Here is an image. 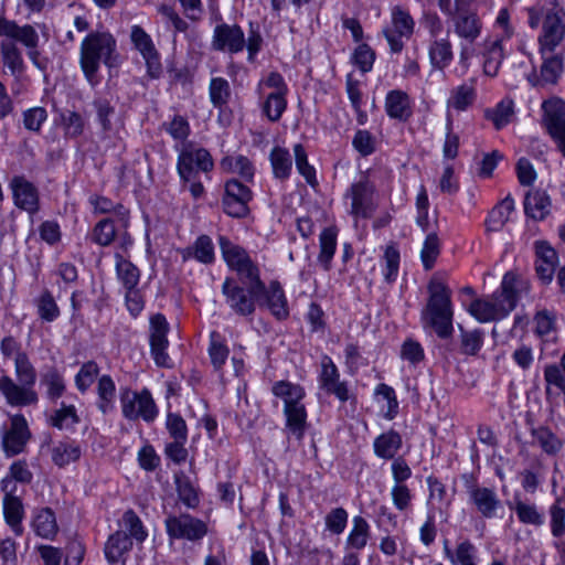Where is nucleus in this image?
I'll return each instance as SVG.
<instances>
[{
  "instance_id": "obj_1",
  "label": "nucleus",
  "mask_w": 565,
  "mask_h": 565,
  "mask_svg": "<svg viewBox=\"0 0 565 565\" xmlns=\"http://www.w3.org/2000/svg\"><path fill=\"white\" fill-rule=\"evenodd\" d=\"M102 63L109 68L119 64L117 42L109 32L94 31L84 38L79 50L81 68L90 84L96 83Z\"/></svg>"
},
{
  "instance_id": "obj_2",
  "label": "nucleus",
  "mask_w": 565,
  "mask_h": 565,
  "mask_svg": "<svg viewBox=\"0 0 565 565\" xmlns=\"http://www.w3.org/2000/svg\"><path fill=\"white\" fill-rule=\"evenodd\" d=\"M14 374L17 381L7 374L0 376V394L6 403L13 407L35 405L39 402L34 390L38 374L28 353L15 359Z\"/></svg>"
},
{
  "instance_id": "obj_3",
  "label": "nucleus",
  "mask_w": 565,
  "mask_h": 565,
  "mask_svg": "<svg viewBox=\"0 0 565 565\" xmlns=\"http://www.w3.org/2000/svg\"><path fill=\"white\" fill-rule=\"evenodd\" d=\"M427 289L429 297L422 312L424 326L430 327L440 339H448L454 332L451 290L438 278H433Z\"/></svg>"
},
{
  "instance_id": "obj_4",
  "label": "nucleus",
  "mask_w": 565,
  "mask_h": 565,
  "mask_svg": "<svg viewBox=\"0 0 565 565\" xmlns=\"http://www.w3.org/2000/svg\"><path fill=\"white\" fill-rule=\"evenodd\" d=\"M516 276L512 271L504 274L501 286L490 300L475 299L469 313L479 322L500 320L507 317L516 306L519 295L516 290Z\"/></svg>"
},
{
  "instance_id": "obj_5",
  "label": "nucleus",
  "mask_w": 565,
  "mask_h": 565,
  "mask_svg": "<svg viewBox=\"0 0 565 565\" xmlns=\"http://www.w3.org/2000/svg\"><path fill=\"white\" fill-rule=\"evenodd\" d=\"M529 26L536 29L541 25L537 36L539 52H555L565 40V10L555 6L551 9L541 8L527 9Z\"/></svg>"
},
{
  "instance_id": "obj_6",
  "label": "nucleus",
  "mask_w": 565,
  "mask_h": 565,
  "mask_svg": "<svg viewBox=\"0 0 565 565\" xmlns=\"http://www.w3.org/2000/svg\"><path fill=\"white\" fill-rule=\"evenodd\" d=\"M263 36L258 28L250 25L247 39L242 28L237 24L221 23L214 28L212 47L215 51L237 54L245 47L247 49L249 62H254L256 55L262 50Z\"/></svg>"
},
{
  "instance_id": "obj_7",
  "label": "nucleus",
  "mask_w": 565,
  "mask_h": 565,
  "mask_svg": "<svg viewBox=\"0 0 565 565\" xmlns=\"http://www.w3.org/2000/svg\"><path fill=\"white\" fill-rule=\"evenodd\" d=\"M415 25V20L407 9L402 6L392 7L390 23L382 30L391 53L398 54L403 51V39L409 40L413 36Z\"/></svg>"
},
{
  "instance_id": "obj_8",
  "label": "nucleus",
  "mask_w": 565,
  "mask_h": 565,
  "mask_svg": "<svg viewBox=\"0 0 565 565\" xmlns=\"http://www.w3.org/2000/svg\"><path fill=\"white\" fill-rule=\"evenodd\" d=\"M120 404L122 416L128 420L143 419L146 423H152L158 416V407L148 388L135 392L125 388L120 393Z\"/></svg>"
},
{
  "instance_id": "obj_9",
  "label": "nucleus",
  "mask_w": 565,
  "mask_h": 565,
  "mask_svg": "<svg viewBox=\"0 0 565 565\" xmlns=\"http://www.w3.org/2000/svg\"><path fill=\"white\" fill-rule=\"evenodd\" d=\"M222 295L234 313L248 317L255 312L256 301L260 300L263 292H253L252 287L244 288L235 279L226 277L222 285Z\"/></svg>"
},
{
  "instance_id": "obj_10",
  "label": "nucleus",
  "mask_w": 565,
  "mask_h": 565,
  "mask_svg": "<svg viewBox=\"0 0 565 565\" xmlns=\"http://www.w3.org/2000/svg\"><path fill=\"white\" fill-rule=\"evenodd\" d=\"M164 525L168 536L172 540L198 542L207 534V524L189 513L169 514Z\"/></svg>"
},
{
  "instance_id": "obj_11",
  "label": "nucleus",
  "mask_w": 565,
  "mask_h": 565,
  "mask_svg": "<svg viewBox=\"0 0 565 565\" xmlns=\"http://www.w3.org/2000/svg\"><path fill=\"white\" fill-rule=\"evenodd\" d=\"M542 110L543 124L565 158V102L558 97L550 98L543 102Z\"/></svg>"
},
{
  "instance_id": "obj_12",
  "label": "nucleus",
  "mask_w": 565,
  "mask_h": 565,
  "mask_svg": "<svg viewBox=\"0 0 565 565\" xmlns=\"http://www.w3.org/2000/svg\"><path fill=\"white\" fill-rule=\"evenodd\" d=\"M469 502L486 519H492L501 509V500L493 488L482 487L470 475L462 476Z\"/></svg>"
},
{
  "instance_id": "obj_13",
  "label": "nucleus",
  "mask_w": 565,
  "mask_h": 565,
  "mask_svg": "<svg viewBox=\"0 0 565 565\" xmlns=\"http://www.w3.org/2000/svg\"><path fill=\"white\" fill-rule=\"evenodd\" d=\"M374 192L375 186L365 174L353 182L345 192V198L351 200L350 214L361 218L371 217L375 210Z\"/></svg>"
},
{
  "instance_id": "obj_14",
  "label": "nucleus",
  "mask_w": 565,
  "mask_h": 565,
  "mask_svg": "<svg viewBox=\"0 0 565 565\" xmlns=\"http://www.w3.org/2000/svg\"><path fill=\"white\" fill-rule=\"evenodd\" d=\"M252 199L253 192L247 185L236 179H231L224 185L223 211L234 218L246 217L249 214L248 203Z\"/></svg>"
},
{
  "instance_id": "obj_15",
  "label": "nucleus",
  "mask_w": 565,
  "mask_h": 565,
  "mask_svg": "<svg viewBox=\"0 0 565 565\" xmlns=\"http://www.w3.org/2000/svg\"><path fill=\"white\" fill-rule=\"evenodd\" d=\"M170 327L166 317L156 313L150 318L149 343L151 356L157 366L171 367L172 362L167 352L169 347L168 333Z\"/></svg>"
},
{
  "instance_id": "obj_16",
  "label": "nucleus",
  "mask_w": 565,
  "mask_h": 565,
  "mask_svg": "<svg viewBox=\"0 0 565 565\" xmlns=\"http://www.w3.org/2000/svg\"><path fill=\"white\" fill-rule=\"evenodd\" d=\"M213 167L212 156L204 148H185L178 157V173L184 182L193 181L199 171L209 172Z\"/></svg>"
},
{
  "instance_id": "obj_17",
  "label": "nucleus",
  "mask_w": 565,
  "mask_h": 565,
  "mask_svg": "<svg viewBox=\"0 0 565 565\" xmlns=\"http://www.w3.org/2000/svg\"><path fill=\"white\" fill-rule=\"evenodd\" d=\"M540 54L543 61L540 73L532 71L527 75V81L533 87L545 88L554 86L564 73V56L556 51Z\"/></svg>"
},
{
  "instance_id": "obj_18",
  "label": "nucleus",
  "mask_w": 565,
  "mask_h": 565,
  "mask_svg": "<svg viewBox=\"0 0 565 565\" xmlns=\"http://www.w3.org/2000/svg\"><path fill=\"white\" fill-rule=\"evenodd\" d=\"M319 385L329 395H334L341 403L350 399L348 384L340 381V373L332 359L323 355L321 359V370L319 373Z\"/></svg>"
},
{
  "instance_id": "obj_19",
  "label": "nucleus",
  "mask_w": 565,
  "mask_h": 565,
  "mask_svg": "<svg viewBox=\"0 0 565 565\" xmlns=\"http://www.w3.org/2000/svg\"><path fill=\"white\" fill-rule=\"evenodd\" d=\"M456 14H448L451 19L455 34L465 42H476L482 31V21L476 10L467 7L458 10Z\"/></svg>"
},
{
  "instance_id": "obj_20",
  "label": "nucleus",
  "mask_w": 565,
  "mask_h": 565,
  "mask_svg": "<svg viewBox=\"0 0 565 565\" xmlns=\"http://www.w3.org/2000/svg\"><path fill=\"white\" fill-rule=\"evenodd\" d=\"M31 434L24 416L20 414L12 416L11 426L2 437V449L6 456L13 457L21 454Z\"/></svg>"
},
{
  "instance_id": "obj_21",
  "label": "nucleus",
  "mask_w": 565,
  "mask_h": 565,
  "mask_svg": "<svg viewBox=\"0 0 565 565\" xmlns=\"http://www.w3.org/2000/svg\"><path fill=\"white\" fill-rule=\"evenodd\" d=\"M14 204L30 214L39 210V191L36 186L23 175H15L10 181Z\"/></svg>"
},
{
  "instance_id": "obj_22",
  "label": "nucleus",
  "mask_w": 565,
  "mask_h": 565,
  "mask_svg": "<svg viewBox=\"0 0 565 565\" xmlns=\"http://www.w3.org/2000/svg\"><path fill=\"white\" fill-rule=\"evenodd\" d=\"M0 36L13 42H20L26 49H36L39 34L30 24L18 25L14 21L0 17Z\"/></svg>"
},
{
  "instance_id": "obj_23",
  "label": "nucleus",
  "mask_w": 565,
  "mask_h": 565,
  "mask_svg": "<svg viewBox=\"0 0 565 565\" xmlns=\"http://www.w3.org/2000/svg\"><path fill=\"white\" fill-rule=\"evenodd\" d=\"M428 56L435 70L443 71L450 65L454 52L448 31L437 38L428 39Z\"/></svg>"
},
{
  "instance_id": "obj_24",
  "label": "nucleus",
  "mask_w": 565,
  "mask_h": 565,
  "mask_svg": "<svg viewBox=\"0 0 565 565\" xmlns=\"http://www.w3.org/2000/svg\"><path fill=\"white\" fill-rule=\"evenodd\" d=\"M286 418L285 429L288 436H292L298 441L302 440L308 428L307 409L305 404L289 405L284 407Z\"/></svg>"
},
{
  "instance_id": "obj_25",
  "label": "nucleus",
  "mask_w": 565,
  "mask_h": 565,
  "mask_svg": "<svg viewBox=\"0 0 565 565\" xmlns=\"http://www.w3.org/2000/svg\"><path fill=\"white\" fill-rule=\"evenodd\" d=\"M535 253L536 274L543 282L548 284L552 281L555 271L556 252L546 242H536Z\"/></svg>"
},
{
  "instance_id": "obj_26",
  "label": "nucleus",
  "mask_w": 565,
  "mask_h": 565,
  "mask_svg": "<svg viewBox=\"0 0 565 565\" xmlns=\"http://www.w3.org/2000/svg\"><path fill=\"white\" fill-rule=\"evenodd\" d=\"M385 111L393 119L407 120L412 116L408 94L401 89L390 90L385 98Z\"/></svg>"
},
{
  "instance_id": "obj_27",
  "label": "nucleus",
  "mask_w": 565,
  "mask_h": 565,
  "mask_svg": "<svg viewBox=\"0 0 565 565\" xmlns=\"http://www.w3.org/2000/svg\"><path fill=\"white\" fill-rule=\"evenodd\" d=\"M265 299L267 308L278 320H284L289 316L287 299L281 285L274 280L266 287L260 299Z\"/></svg>"
},
{
  "instance_id": "obj_28",
  "label": "nucleus",
  "mask_w": 565,
  "mask_h": 565,
  "mask_svg": "<svg viewBox=\"0 0 565 565\" xmlns=\"http://www.w3.org/2000/svg\"><path fill=\"white\" fill-rule=\"evenodd\" d=\"M524 210L527 216L542 221L550 214L551 199L545 191L532 190L525 195Z\"/></svg>"
},
{
  "instance_id": "obj_29",
  "label": "nucleus",
  "mask_w": 565,
  "mask_h": 565,
  "mask_svg": "<svg viewBox=\"0 0 565 565\" xmlns=\"http://www.w3.org/2000/svg\"><path fill=\"white\" fill-rule=\"evenodd\" d=\"M132 548V541L126 531L118 530L109 535L104 553L110 564H116Z\"/></svg>"
},
{
  "instance_id": "obj_30",
  "label": "nucleus",
  "mask_w": 565,
  "mask_h": 565,
  "mask_svg": "<svg viewBox=\"0 0 565 565\" xmlns=\"http://www.w3.org/2000/svg\"><path fill=\"white\" fill-rule=\"evenodd\" d=\"M218 244L225 263L236 273L244 266L246 267L247 263L252 260L250 256L243 247L232 243L227 237L220 236Z\"/></svg>"
},
{
  "instance_id": "obj_31",
  "label": "nucleus",
  "mask_w": 565,
  "mask_h": 565,
  "mask_svg": "<svg viewBox=\"0 0 565 565\" xmlns=\"http://www.w3.org/2000/svg\"><path fill=\"white\" fill-rule=\"evenodd\" d=\"M81 456V446L75 440H61L51 447V459L60 468L77 461Z\"/></svg>"
},
{
  "instance_id": "obj_32",
  "label": "nucleus",
  "mask_w": 565,
  "mask_h": 565,
  "mask_svg": "<svg viewBox=\"0 0 565 565\" xmlns=\"http://www.w3.org/2000/svg\"><path fill=\"white\" fill-rule=\"evenodd\" d=\"M402 444V436L394 429H390L375 438L374 454L382 459H394Z\"/></svg>"
},
{
  "instance_id": "obj_33",
  "label": "nucleus",
  "mask_w": 565,
  "mask_h": 565,
  "mask_svg": "<svg viewBox=\"0 0 565 565\" xmlns=\"http://www.w3.org/2000/svg\"><path fill=\"white\" fill-rule=\"evenodd\" d=\"M32 527L42 539L52 540L58 532L55 513L50 508H42L34 514Z\"/></svg>"
},
{
  "instance_id": "obj_34",
  "label": "nucleus",
  "mask_w": 565,
  "mask_h": 565,
  "mask_svg": "<svg viewBox=\"0 0 565 565\" xmlns=\"http://www.w3.org/2000/svg\"><path fill=\"white\" fill-rule=\"evenodd\" d=\"M338 230L335 226L326 227L319 235L320 252L318 263L324 270H330L337 248Z\"/></svg>"
},
{
  "instance_id": "obj_35",
  "label": "nucleus",
  "mask_w": 565,
  "mask_h": 565,
  "mask_svg": "<svg viewBox=\"0 0 565 565\" xmlns=\"http://www.w3.org/2000/svg\"><path fill=\"white\" fill-rule=\"evenodd\" d=\"M97 408L104 414L115 409L116 385L110 375H103L97 383Z\"/></svg>"
},
{
  "instance_id": "obj_36",
  "label": "nucleus",
  "mask_w": 565,
  "mask_h": 565,
  "mask_svg": "<svg viewBox=\"0 0 565 565\" xmlns=\"http://www.w3.org/2000/svg\"><path fill=\"white\" fill-rule=\"evenodd\" d=\"M531 435L542 451L547 456H556L564 443L546 426L531 427Z\"/></svg>"
},
{
  "instance_id": "obj_37",
  "label": "nucleus",
  "mask_w": 565,
  "mask_h": 565,
  "mask_svg": "<svg viewBox=\"0 0 565 565\" xmlns=\"http://www.w3.org/2000/svg\"><path fill=\"white\" fill-rule=\"evenodd\" d=\"M0 54L3 65L7 66L10 73L19 76L24 71L23 57L17 43L11 40H3L0 43Z\"/></svg>"
},
{
  "instance_id": "obj_38",
  "label": "nucleus",
  "mask_w": 565,
  "mask_h": 565,
  "mask_svg": "<svg viewBox=\"0 0 565 565\" xmlns=\"http://www.w3.org/2000/svg\"><path fill=\"white\" fill-rule=\"evenodd\" d=\"M513 210L514 201L512 198L507 196L490 211L486 220L487 231L498 232L502 230Z\"/></svg>"
},
{
  "instance_id": "obj_39",
  "label": "nucleus",
  "mask_w": 565,
  "mask_h": 565,
  "mask_svg": "<svg viewBox=\"0 0 565 565\" xmlns=\"http://www.w3.org/2000/svg\"><path fill=\"white\" fill-rule=\"evenodd\" d=\"M503 39L489 40L484 42V62L483 70L484 73L489 76H495L499 67L503 61V47H502Z\"/></svg>"
},
{
  "instance_id": "obj_40",
  "label": "nucleus",
  "mask_w": 565,
  "mask_h": 565,
  "mask_svg": "<svg viewBox=\"0 0 565 565\" xmlns=\"http://www.w3.org/2000/svg\"><path fill=\"white\" fill-rule=\"evenodd\" d=\"M273 174L276 179L285 181L292 171V160L289 151L281 147H274L269 153Z\"/></svg>"
},
{
  "instance_id": "obj_41",
  "label": "nucleus",
  "mask_w": 565,
  "mask_h": 565,
  "mask_svg": "<svg viewBox=\"0 0 565 565\" xmlns=\"http://www.w3.org/2000/svg\"><path fill=\"white\" fill-rule=\"evenodd\" d=\"M3 514L6 522L12 529L15 535L23 533L21 525L24 510L21 500L18 497L3 498Z\"/></svg>"
},
{
  "instance_id": "obj_42",
  "label": "nucleus",
  "mask_w": 565,
  "mask_h": 565,
  "mask_svg": "<svg viewBox=\"0 0 565 565\" xmlns=\"http://www.w3.org/2000/svg\"><path fill=\"white\" fill-rule=\"evenodd\" d=\"M271 393L284 401V407L302 403L306 393L302 386L288 381L274 383Z\"/></svg>"
},
{
  "instance_id": "obj_43",
  "label": "nucleus",
  "mask_w": 565,
  "mask_h": 565,
  "mask_svg": "<svg viewBox=\"0 0 565 565\" xmlns=\"http://www.w3.org/2000/svg\"><path fill=\"white\" fill-rule=\"evenodd\" d=\"M370 539V525L367 521L356 515L352 520V529L347 539V546L354 550H363Z\"/></svg>"
},
{
  "instance_id": "obj_44",
  "label": "nucleus",
  "mask_w": 565,
  "mask_h": 565,
  "mask_svg": "<svg viewBox=\"0 0 565 565\" xmlns=\"http://www.w3.org/2000/svg\"><path fill=\"white\" fill-rule=\"evenodd\" d=\"M512 509L515 511L521 523L540 527L544 524V514L534 503H527L519 499H514Z\"/></svg>"
},
{
  "instance_id": "obj_45",
  "label": "nucleus",
  "mask_w": 565,
  "mask_h": 565,
  "mask_svg": "<svg viewBox=\"0 0 565 565\" xmlns=\"http://www.w3.org/2000/svg\"><path fill=\"white\" fill-rule=\"evenodd\" d=\"M116 258L117 276L125 289L137 288L140 280V271L138 267L119 254L116 255Z\"/></svg>"
},
{
  "instance_id": "obj_46",
  "label": "nucleus",
  "mask_w": 565,
  "mask_h": 565,
  "mask_svg": "<svg viewBox=\"0 0 565 565\" xmlns=\"http://www.w3.org/2000/svg\"><path fill=\"white\" fill-rule=\"evenodd\" d=\"M460 330V344H459V353L462 355H471L475 356L479 353L483 345V331L479 329L475 330H465L461 326H459Z\"/></svg>"
},
{
  "instance_id": "obj_47",
  "label": "nucleus",
  "mask_w": 565,
  "mask_h": 565,
  "mask_svg": "<svg viewBox=\"0 0 565 565\" xmlns=\"http://www.w3.org/2000/svg\"><path fill=\"white\" fill-rule=\"evenodd\" d=\"M174 482L180 501L190 509H195L199 503V494L190 479L183 473L174 475Z\"/></svg>"
},
{
  "instance_id": "obj_48",
  "label": "nucleus",
  "mask_w": 565,
  "mask_h": 565,
  "mask_svg": "<svg viewBox=\"0 0 565 565\" xmlns=\"http://www.w3.org/2000/svg\"><path fill=\"white\" fill-rule=\"evenodd\" d=\"M34 305L39 317L45 322H53L60 317V308L49 289H44L41 295L34 299Z\"/></svg>"
},
{
  "instance_id": "obj_49",
  "label": "nucleus",
  "mask_w": 565,
  "mask_h": 565,
  "mask_svg": "<svg viewBox=\"0 0 565 565\" xmlns=\"http://www.w3.org/2000/svg\"><path fill=\"white\" fill-rule=\"evenodd\" d=\"M41 384L46 387V396L51 401H56L65 392L64 379L54 366L45 370L41 376Z\"/></svg>"
},
{
  "instance_id": "obj_50",
  "label": "nucleus",
  "mask_w": 565,
  "mask_h": 565,
  "mask_svg": "<svg viewBox=\"0 0 565 565\" xmlns=\"http://www.w3.org/2000/svg\"><path fill=\"white\" fill-rule=\"evenodd\" d=\"M209 95L212 105L222 109L231 98V86L223 77H213L209 86Z\"/></svg>"
},
{
  "instance_id": "obj_51",
  "label": "nucleus",
  "mask_w": 565,
  "mask_h": 565,
  "mask_svg": "<svg viewBox=\"0 0 565 565\" xmlns=\"http://www.w3.org/2000/svg\"><path fill=\"white\" fill-rule=\"evenodd\" d=\"M513 114L511 99H503L493 109L486 110V117L493 122L497 130L505 127L511 121Z\"/></svg>"
},
{
  "instance_id": "obj_52",
  "label": "nucleus",
  "mask_w": 565,
  "mask_h": 565,
  "mask_svg": "<svg viewBox=\"0 0 565 565\" xmlns=\"http://www.w3.org/2000/svg\"><path fill=\"white\" fill-rule=\"evenodd\" d=\"M158 13L161 14L168 29H171L174 33L186 34L189 30V23L177 12V10L170 6L162 3L158 7Z\"/></svg>"
},
{
  "instance_id": "obj_53",
  "label": "nucleus",
  "mask_w": 565,
  "mask_h": 565,
  "mask_svg": "<svg viewBox=\"0 0 565 565\" xmlns=\"http://www.w3.org/2000/svg\"><path fill=\"white\" fill-rule=\"evenodd\" d=\"M120 525H122L125 530L128 531L127 534L130 536L131 541L136 540L138 543H142L148 536L142 521L131 509L127 510L122 514Z\"/></svg>"
},
{
  "instance_id": "obj_54",
  "label": "nucleus",
  "mask_w": 565,
  "mask_h": 565,
  "mask_svg": "<svg viewBox=\"0 0 565 565\" xmlns=\"http://www.w3.org/2000/svg\"><path fill=\"white\" fill-rule=\"evenodd\" d=\"M79 423L76 408L73 405L62 403L61 408L55 409L50 417V424L58 429L71 428Z\"/></svg>"
},
{
  "instance_id": "obj_55",
  "label": "nucleus",
  "mask_w": 565,
  "mask_h": 565,
  "mask_svg": "<svg viewBox=\"0 0 565 565\" xmlns=\"http://www.w3.org/2000/svg\"><path fill=\"white\" fill-rule=\"evenodd\" d=\"M287 108L286 94H268L263 103V114L268 120L278 121Z\"/></svg>"
},
{
  "instance_id": "obj_56",
  "label": "nucleus",
  "mask_w": 565,
  "mask_h": 565,
  "mask_svg": "<svg viewBox=\"0 0 565 565\" xmlns=\"http://www.w3.org/2000/svg\"><path fill=\"white\" fill-rule=\"evenodd\" d=\"M295 164L298 172L305 178V180L310 184L315 185L317 183L316 180V170L308 162V154L305 147L301 143H296L292 147Z\"/></svg>"
},
{
  "instance_id": "obj_57",
  "label": "nucleus",
  "mask_w": 565,
  "mask_h": 565,
  "mask_svg": "<svg viewBox=\"0 0 565 565\" xmlns=\"http://www.w3.org/2000/svg\"><path fill=\"white\" fill-rule=\"evenodd\" d=\"M116 237V227L111 218L100 220L93 228L90 238L99 246L110 245Z\"/></svg>"
},
{
  "instance_id": "obj_58",
  "label": "nucleus",
  "mask_w": 565,
  "mask_h": 565,
  "mask_svg": "<svg viewBox=\"0 0 565 565\" xmlns=\"http://www.w3.org/2000/svg\"><path fill=\"white\" fill-rule=\"evenodd\" d=\"M61 120L66 137L77 138L84 134L86 121L79 113L65 110L61 115Z\"/></svg>"
},
{
  "instance_id": "obj_59",
  "label": "nucleus",
  "mask_w": 565,
  "mask_h": 565,
  "mask_svg": "<svg viewBox=\"0 0 565 565\" xmlns=\"http://www.w3.org/2000/svg\"><path fill=\"white\" fill-rule=\"evenodd\" d=\"M551 533L554 537L561 539L565 534V501L557 498L550 507Z\"/></svg>"
},
{
  "instance_id": "obj_60",
  "label": "nucleus",
  "mask_w": 565,
  "mask_h": 565,
  "mask_svg": "<svg viewBox=\"0 0 565 565\" xmlns=\"http://www.w3.org/2000/svg\"><path fill=\"white\" fill-rule=\"evenodd\" d=\"M440 253V243L436 233H430L427 235L422 252L420 258L423 262V266L426 270H430L435 262Z\"/></svg>"
},
{
  "instance_id": "obj_61",
  "label": "nucleus",
  "mask_w": 565,
  "mask_h": 565,
  "mask_svg": "<svg viewBox=\"0 0 565 565\" xmlns=\"http://www.w3.org/2000/svg\"><path fill=\"white\" fill-rule=\"evenodd\" d=\"M228 348L224 344L221 335L213 331L210 335L209 354L213 366L220 370L228 356Z\"/></svg>"
},
{
  "instance_id": "obj_62",
  "label": "nucleus",
  "mask_w": 565,
  "mask_h": 565,
  "mask_svg": "<svg viewBox=\"0 0 565 565\" xmlns=\"http://www.w3.org/2000/svg\"><path fill=\"white\" fill-rule=\"evenodd\" d=\"M237 275L241 277L243 282L252 287L253 292L266 291V285L260 279L259 268L253 259L247 263L246 267L244 266L239 271H237Z\"/></svg>"
},
{
  "instance_id": "obj_63",
  "label": "nucleus",
  "mask_w": 565,
  "mask_h": 565,
  "mask_svg": "<svg viewBox=\"0 0 565 565\" xmlns=\"http://www.w3.org/2000/svg\"><path fill=\"white\" fill-rule=\"evenodd\" d=\"M353 64L362 72L367 73L372 70L375 61V52L366 43L359 44L351 57Z\"/></svg>"
},
{
  "instance_id": "obj_64",
  "label": "nucleus",
  "mask_w": 565,
  "mask_h": 565,
  "mask_svg": "<svg viewBox=\"0 0 565 565\" xmlns=\"http://www.w3.org/2000/svg\"><path fill=\"white\" fill-rule=\"evenodd\" d=\"M452 565H477V548L469 540L457 545Z\"/></svg>"
}]
</instances>
